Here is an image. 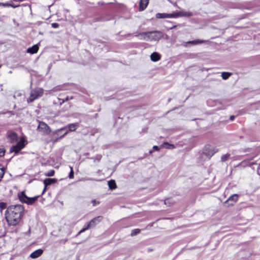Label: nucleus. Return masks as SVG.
<instances>
[{
    "instance_id": "f257e3e1",
    "label": "nucleus",
    "mask_w": 260,
    "mask_h": 260,
    "mask_svg": "<svg viewBox=\"0 0 260 260\" xmlns=\"http://www.w3.org/2000/svg\"><path fill=\"white\" fill-rule=\"evenodd\" d=\"M24 211V207L22 205H12L7 208L5 216L8 224L10 226L17 225L19 222Z\"/></svg>"
},
{
    "instance_id": "f03ea898",
    "label": "nucleus",
    "mask_w": 260,
    "mask_h": 260,
    "mask_svg": "<svg viewBox=\"0 0 260 260\" xmlns=\"http://www.w3.org/2000/svg\"><path fill=\"white\" fill-rule=\"evenodd\" d=\"M44 90L41 88H36L31 90L30 96L27 99L28 103H31L43 95Z\"/></svg>"
},
{
    "instance_id": "7ed1b4c3",
    "label": "nucleus",
    "mask_w": 260,
    "mask_h": 260,
    "mask_svg": "<svg viewBox=\"0 0 260 260\" xmlns=\"http://www.w3.org/2000/svg\"><path fill=\"white\" fill-rule=\"evenodd\" d=\"M18 197L22 203H26L27 205H32L37 200L39 196L29 198L25 195L24 191H22L18 194Z\"/></svg>"
},
{
    "instance_id": "20e7f679",
    "label": "nucleus",
    "mask_w": 260,
    "mask_h": 260,
    "mask_svg": "<svg viewBox=\"0 0 260 260\" xmlns=\"http://www.w3.org/2000/svg\"><path fill=\"white\" fill-rule=\"evenodd\" d=\"M66 129V127H62L60 129L56 130L53 132V136L51 139V141L53 143L57 142L59 139L62 138L65 135L68 134V132H66L63 135H59V132Z\"/></svg>"
},
{
    "instance_id": "39448f33",
    "label": "nucleus",
    "mask_w": 260,
    "mask_h": 260,
    "mask_svg": "<svg viewBox=\"0 0 260 260\" xmlns=\"http://www.w3.org/2000/svg\"><path fill=\"white\" fill-rule=\"evenodd\" d=\"M37 129L44 135H48L51 131L49 126L46 123L42 121L39 122Z\"/></svg>"
},
{
    "instance_id": "423d86ee",
    "label": "nucleus",
    "mask_w": 260,
    "mask_h": 260,
    "mask_svg": "<svg viewBox=\"0 0 260 260\" xmlns=\"http://www.w3.org/2000/svg\"><path fill=\"white\" fill-rule=\"evenodd\" d=\"M149 41H158L163 37V34L159 31H149Z\"/></svg>"
},
{
    "instance_id": "0eeeda50",
    "label": "nucleus",
    "mask_w": 260,
    "mask_h": 260,
    "mask_svg": "<svg viewBox=\"0 0 260 260\" xmlns=\"http://www.w3.org/2000/svg\"><path fill=\"white\" fill-rule=\"evenodd\" d=\"M24 139L22 138L20 141H19L16 145L13 146L11 149V152H14L15 153H18L19 151H20L24 147Z\"/></svg>"
},
{
    "instance_id": "6e6552de",
    "label": "nucleus",
    "mask_w": 260,
    "mask_h": 260,
    "mask_svg": "<svg viewBox=\"0 0 260 260\" xmlns=\"http://www.w3.org/2000/svg\"><path fill=\"white\" fill-rule=\"evenodd\" d=\"M238 196L237 194H234L231 196L228 199L224 202V204H228L227 206H233L238 200Z\"/></svg>"
},
{
    "instance_id": "1a4fd4ad",
    "label": "nucleus",
    "mask_w": 260,
    "mask_h": 260,
    "mask_svg": "<svg viewBox=\"0 0 260 260\" xmlns=\"http://www.w3.org/2000/svg\"><path fill=\"white\" fill-rule=\"evenodd\" d=\"M207 41L205 40H202L200 39H197L193 41H189L187 42H184L183 46L184 47H187L188 45H196L200 44H202L206 42Z\"/></svg>"
},
{
    "instance_id": "9d476101",
    "label": "nucleus",
    "mask_w": 260,
    "mask_h": 260,
    "mask_svg": "<svg viewBox=\"0 0 260 260\" xmlns=\"http://www.w3.org/2000/svg\"><path fill=\"white\" fill-rule=\"evenodd\" d=\"M102 219V216H98L94 218H93L89 222L87 223L88 228H93L98 223H99L101 219Z\"/></svg>"
},
{
    "instance_id": "9b49d317",
    "label": "nucleus",
    "mask_w": 260,
    "mask_h": 260,
    "mask_svg": "<svg viewBox=\"0 0 260 260\" xmlns=\"http://www.w3.org/2000/svg\"><path fill=\"white\" fill-rule=\"evenodd\" d=\"M217 152V149H216L215 148L210 146L206 147L205 149V153L210 157L213 155V154Z\"/></svg>"
},
{
    "instance_id": "f8f14e48",
    "label": "nucleus",
    "mask_w": 260,
    "mask_h": 260,
    "mask_svg": "<svg viewBox=\"0 0 260 260\" xmlns=\"http://www.w3.org/2000/svg\"><path fill=\"white\" fill-rule=\"evenodd\" d=\"M193 16V14L190 12L181 11L174 13V18H177L178 17H191Z\"/></svg>"
},
{
    "instance_id": "ddd939ff",
    "label": "nucleus",
    "mask_w": 260,
    "mask_h": 260,
    "mask_svg": "<svg viewBox=\"0 0 260 260\" xmlns=\"http://www.w3.org/2000/svg\"><path fill=\"white\" fill-rule=\"evenodd\" d=\"M57 180L56 179H54V178H47V179H45L44 180V185H45V187L43 189V192H42V194H43L46 190V187L48 185H50L52 184H53L54 183H55L56 182Z\"/></svg>"
},
{
    "instance_id": "4468645a",
    "label": "nucleus",
    "mask_w": 260,
    "mask_h": 260,
    "mask_svg": "<svg viewBox=\"0 0 260 260\" xmlns=\"http://www.w3.org/2000/svg\"><path fill=\"white\" fill-rule=\"evenodd\" d=\"M155 17L157 19H163L167 18H174V14L157 13Z\"/></svg>"
},
{
    "instance_id": "2eb2a0df",
    "label": "nucleus",
    "mask_w": 260,
    "mask_h": 260,
    "mask_svg": "<svg viewBox=\"0 0 260 260\" xmlns=\"http://www.w3.org/2000/svg\"><path fill=\"white\" fill-rule=\"evenodd\" d=\"M43 253V250L42 249H39L32 252L30 255V257L32 258H36L40 256Z\"/></svg>"
},
{
    "instance_id": "dca6fc26",
    "label": "nucleus",
    "mask_w": 260,
    "mask_h": 260,
    "mask_svg": "<svg viewBox=\"0 0 260 260\" xmlns=\"http://www.w3.org/2000/svg\"><path fill=\"white\" fill-rule=\"evenodd\" d=\"M149 31L145 32L140 33L137 35L136 37H138L141 40H144L145 41H149Z\"/></svg>"
},
{
    "instance_id": "f3484780",
    "label": "nucleus",
    "mask_w": 260,
    "mask_h": 260,
    "mask_svg": "<svg viewBox=\"0 0 260 260\" xmlns=\"http://www.w3.org/2000/svg\"><path fill=\"white\" fill-rule=\"evenodd\" d=\"M149 0H141L139 5V10L143 11L145 10L148 4Z\"/></svg>"
},
{
    "instance_id": "a211bd4d",
    "label": "nucleus",
    "mask_w": 260,
    "mask_h": 260,
    "mask_svg": "<svg viewBox=\"0 0 260 260\" xmlns=\"http://www.w3.org/2000/svg\"><path fill=\"white\" fill-rule=\"evenodd\" d=\"M8 137L11 143H14L17 141V135L15 133H10Z\"/></svg>"
},
{
    "instance_id": "6ab92c4d",
    "label": "nucleus",
    "mask_w": 260,
    "mask_h": 260,
    "mask_svg": "<svg viewBox=\"0 0 260 260\" xmlns=\"http://www.w3.org/2000/svg\"><path fill=\"white\" fill-rule=\"evenodd\" d=\"M39 50V46L38 45H34L31 47L28 48L27 50V52L30 54L36 53Z\"/></svg>"
},
{
    "instance_id": "aec40b11",
    "label": "nucleus",
    "mask_w": 260,
    "mask_h": 260,
    "mask_svg": "<svg viewBox=\"0 0 260 260\" xmlns=\"http://www.w3.org/2000/svg\"><path fill=\"white\" fill-rule=\"evenodd\" d=\"M151 60L152 61L156 62L160 59V55L157 52H153L150 55Z\"/></svg>"
},
{
    "instance_id": "412c9836",
    "label": "nucleus",
    "mask_w": 260,
    "mask_h": 260,
    "mask_svg": "<svg viewBox=\"0 0 260 260\" xmlns=\"http://www.w3.org/2000/svg\"><path fill=\"white\" fill-rule=\"evenodd\" d=\"M68 127L70 132H74L78 127V123H72L68 125Z\"/></svg>"
},
{
    "instance_id": "4be33fe9",
    "label": "nucleus",
    "mask_w": 260,
    "mask_h": 260,
    "mask_svg": "<svg viewBox=\"0 0 260 260\" xmlns=\"http://www.w3.org/2000/svg\"><path fill=\"white\" fill-rule=\"evenodd\" d=\"M108 186L111 189H114L117 187L115 181L114 180H111L108 182Z\"/></svg>"
},
{
    "instance_id": "5701e85b",
    "label": "nucleus",
    "mask_w": 260,
    "mask_h": 260,
    "mask_svg": "<svg viewBox=\"0 0 260 260\" xmlns=\"http://www.w3.org/2000/svg\"><path fill=\"white\" fill-rule=\"evenodd\" d=\"M161 146L165 147L166 148L168 149H173L175 148V146L174 145L170 144L168 143V142L164 143Z\"/></svg>"
},
{
    "instance_id": "b1692460",
    "label": "nucleus",
    "mask_w": 260,
    "mask_h": 260,
    "mask_svg": "<svg viewBox=\"0 0 260 260\" xmlns=\"http://www.w3.org/2000/svg\"><path fill=\"white\" fill-rule=\"evenodd\" d=\"M231 75L232 73L229 72H223L221 74V77L223 80H226L231 76Z\"/></svg>"
},
{
    "instance_id": "393cba45",
    "label": "nucleus",
    "mask_w": 260,
    "mask_h": 260,
    "mask_svg": "<svg viewBox=\"0 0 260 260\" xmlns=\"http://www.w3.org/2000/svg\"><path fill=\"white\" fill-rule=\"evenodd\" d=\"M230 154L227 153V154H224L221 157V161L222 162H225V161L228 160L230 159Z\"/></svg>"
},
{
    "instance_id": "a878e982",
    "label": "nucleus",
    "mask_w": 260,
    "mask_h": 260,
    "mask_svg": "<svg viewBox=\"0 0 260 260\" xmlns=\"http://www.w3.org/2000/svg\"><path fill=\"white\" fill-rule=\"evenodd\" d=\"M164 202L166 205L170 206V205L173 204V203H174V201L172 199L169 198V199L165 200Z\"/></svg>"
},
{
    "instance_id": "bb28decb",
    "label": "nucleus",
    "mask_w": 260,
    "mask_h": 260,
    "mask_svg": "<svg viewBox=\"0 0 260 260\" xmlns=\"http://www.w3.org/2000/svg\"><path fill=\"white\" fill-rule=\"evenodd\" d=\"M140 233V229H134L132 231L131 236L132 237L138 235V234H139Z\"/></svg>"
},
{
    "instance_id": "cd10ccee",
    "label": "nucleus",
    "mask_w": 260,
    "mask_h": 260,
    "mask_svg": "<svg viewBox=\"0 0 260 260\" xmlns=\"http://www.w3.org/2000/svg\"><path fill=\"white\" fill-rule=\"evenodd\" d=\"M7 204L4 202H0V211L2 212V211L7 208Z\"/></svg>"
},
{
    "instance_id": "c85d7f7f",
    "label": "nucleus",
    "mask_w": 260,
    "mask_h": 260,
    "mask_svg": "<svg viewBox=\"0 0 260 260\" xmlns=\"http://www.w3.org/2000/svg\"><path fill=\"white\" fill-rule=\"evenodd\" d=\"M54 173H55V172L54 170H50L49 172H47V173H46L45 174V176H49V177H52L54 175Z\"/></svg>"
},
{
    "instance_id": "c756f323",
    "label": "nucleus",
    "mask_w": 260,
    "mask_h": 260,
    "mask_svg": "<svg viewBox=\"0 0 260 260\" xmlns=\"http://www.w3.org/2000/svg\"><path fill=\"white\" fill-rule=\"evenodd\" d=\"M70 168L71 171L69 175V177L70 179H72L74 178V171L72 167H70Z\"/></svg>"
},
{
    "instance_id": "7c9ffc66",
    "label": "nucleus",
    "mask_w": 260,
    "mask_h": 260,
    "mask_svg": "<svg viewBox=\"0 0 260 260\" xmlns=\"http://www.w3.org/2000/svg\"><path fill=\"white\" fill-rule=\"evenodd\" d=\"M1 165H0V167H1ZM4 175V171L3 168H0V181L3 177V176Z\"/></svg>"
},
{
    "instance_id": "2f4dec72",
    "label": "nucleus",
    "mask_w": 260,
    "mask_h": 260,
    "mask_svg": "<svg viewBox=\"0 0 260 260\" xmlns=\"http://www.w3.org/2000/svg\"><path fill=\"white\" fill-rule=\"evenodd\" d=\"M90 229V228H88V225H87V226L85 228H84L83 229H82V230H81L78 233V235H80V234H81L82 233H83L85 231H86V230H87L88 229Z\"/></svg>"
},
{
    "instance_id": "473e14b6",
    "label": "nucleus",
    "mask_w": 260,
    "mask_h": 260,
    "mask_svg": "<svg viewBox=\"0 0 260 260\" xmlns=\"http://www.w3.org/2000/svg\"><path fill=\"white\" fill-rule=\"evenodd\" d=\"M51 26H52V27L56 28H58L59 27V24L58 23H52L51 24Z\"/></svg>"
},
{
    "instance_id": "72a5a7b5",
    "label": "nucleus",
    "mask_w": 260,
    "mask_h": 260,
    "mask_svg": "<svg viewBox=\"0 0 260 260\" xmlns=\"http://www.w3.org/2000/svg\"><path fill=\"white\" fill-rule=\"evenodd\" d=\"M5 154V151L2 149H0V157L4 156Z\"/></svg>"
},
{
    "instance_id": "f704fd0d",
    "label": "nucleus",
    "mask_w": 260,
    "mask_h": 260,
    "mask_svg": "<svg viewBox=\"0 0 260 260\" xmlns=\"http://www.w3.org/2000/svg\"><path fill=\"white\" fill-rule=\"evenodd\" d=\"M153 149L154 150H159V148H158V147L157 146H154L153 147Z\"/></svg>"
},
{
    "instance_id": "c9c22d12",
    "label": "nucleus",
    "mask_w": 260,
    "mask_h": 260,
    "mask_svg": "<svg viewBox=\"0 0 260 260\" xmlns=\"http://www.w3.org/2000/svg\"><path fill=\"white\" fill-rule=\"evenodd\" d=\"M92 203H93V206H95L96 205V201H95V200H93L92 201Z\"/></svg>"
},
{
    "instance_id": "e433bc0d",
    "label": "nucleus",
    "mask_w": 260,
    "mask_h": 260,
    "mask_svg": "<svg viewBox=\"0 0 260 260\" xmlns=\"http://www.w3.org/2000/svg\"><path fill=\"white\" fill-rule=\"evenodd\" d=\"M234 118H235V116H231V117H230V120H234Z\"/></svg>"
},
{
    "instance_id": "4c0bfd02",
    "label": "nucleus",
    "mask_w": 260,
    "mask_h": 260,
    "mask_svg": "<svg viewBox=\"0 0 260 260\" xmlns=\"http://www.w3.org/2000/svg\"><path fill=\"white\" fill-rule=\"evenodd\" d=\"M57 89H58L56 87V88H54V89H53L52 90V91H54L57 90Z\"/></svg>"
},
{
    "instance_id": "58836bf2",
    "label": "nucleus",
    "mask_w": 260,
    "mask_h": 260,
    "mask_svg": "<svg viewBox=\"0 0 260 260\" xmlns=\"http://www.w3.org/2000/svg\"><path fill=\"white\" fill-rule=\"evenodd\" d=\"M176 27V25H174V26H172V27H171L170 29L175 28Z\"/></svg>"
},
{
    "instance_id": "ea45409f",
    "label": "nucleus",
    "mask_w": 260,
    "mask_h": 260,
    "mask_svg": "<svg viewBox=\"0 0 260 260\" xmlns=\"http://www.w3.org/2000/svg\"><path fill=\"white\" fill-rule=\"evenodd\" d=\"M101 158V156H99V158H98V160H100Z\"/></svg>"
},
{
    "instance_id": "a19ab883",
    "label": "nucleus",
    "mask_w": 260,
    "mask_h": 260,
    "mask_svg": "<svg viewBox=\"0 0 260 260\" xmlns=\"http://www.w3.org/2000/svg\"><path fill=\"white\" fill-rule=\"evenodd\" d=\"M68 100V98H66V101H67Z\"/></svg>"
}]
</instances>
